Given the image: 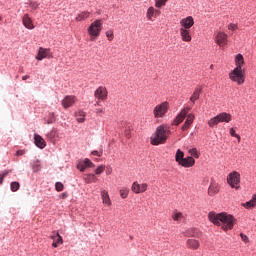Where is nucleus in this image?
<instances>
[{"label": "nucleus", "instance_id": "obj_52", "mask_svg": "<svg viewBox=\"0 0 256 256\" xmlns=\"http://www.w3.org/2000/svg\"><path fill=\"white\" fill-rule=\"evenodd\" d=\"M125 137H127V139H129L131 137V129L127 128L124 132Z\"/></svg>", "mask_w": 256, "mask_h": 256}, {"label": "nucleus", "instance_id": "obj_12", "mask_svg": "<svg viewBox=\"0 0 256 256\" xmlns=\"http://www.w3.org/2000/svg\"><path fill=\"white\" fill-rule=\"evenodd\" d=\"M215 41H216L217 45H219V47L223 48V47H225V45H227L229 40H228V36L225 32H218L216 34Z\"/></svg>", "mask_w": 256, "mask_h": 256}, {"label": "nucleus", "instance_id": "obj_41", "mask_svg": "<svg viewBox=\"0 0 256 256\" xmlns=\"http://www.w3.org/2000/svg\"><path fill=\"white\" fill-rule=\"evenodd\" d=\"M193 121H195V115L189 114L187 116L185 123H188V125H193Z\"/></svg>", "mask_w": 256, "mask_h": 256}, {"label": "nucleus", "instance_id": "obj_58", "mask_svg": "<svg viewBox=\"0 0 256 256\" xmlns=\"http://www.w3.org/2000/svg\"><path fill=\"white\" fill-rule=\"evenodd\" d=\"M210 69H213V65L210 66Z\"/></svg>", "mask_w": 256, "mask_h": 256}, {"label": "nucleus", "instance_id": "obj_19", "mask_svg": "<svg viewBox=\"0 0 256 256\" xmlns=\"http://www.w3.org/2000/svg\"><path fill=\"white\" fill-rule=\"evenodd\" d=\"M186 246L188 249H193V251H197V249L201 247V244L196 239H188L186 241Z\"/></svg>", "mask_w": 256, "mask_h": 256}, {"label": "nucleus", "instance_id": "obj_40", "mask_svg": "<svg viewBox=\"0 0 256 256\" xmlns=\"http://www.w3.org/2000/svg\"><path fill=\"white\" fill-rule=\"evenodd\" d=\"M230 135L231 137H236V139L238 140V143H241V136H239V134L235 132V129L233 128L230 129Z\"/></svg>", "mask_w": 256, "mask_h": 256}, {"label": "nucleus", "instance_id": "obj_24", "mask_svg": "<svg viewBox=\"0 0 256 256\" xmlns=\"http://www.w3.org/2000/svg\"><path fill=\"white\" fill-rule=\"evenodd\" d=\"M235 63H236V69H243V65H245V60L243 58V55L241 54L236 55Z\"/></svg>", "mask_w": 256, "mask_h": 256}, {"label": "nucleus", "instance_id": "obj_14", "mask_svg": "<svg viewBox=\"0 0 256 256\" xmlns=\"http://www.w3.org/2000/svg\"><path fill=\"white\" fill-rule=\"evenodd\" d=\"M147 187V183L139 184V182H134L131 190L133 193H136V195H139V193H145V191H147Z\"/></svg>", "mask_w": 256, "mask_h": 256}, {"label": "nucleus", "instance_id": "obj_44", "mask_svg": "<svg viewBox=\"0 0 256 256\" xmlns=\"http://www.w3.org/2000/svg\"><path fill=\"white\" fill-rule=\"evenodd\" d=\"M105 171V165H100L96 170L95 173L96 175H101Z\"/></svg>", "mask_w": 256, "mask_h": 256}, {"label": "nucleus", "instance_id": "obj_9", "mask_svg": "<svg viewBox=\"0 0 256 256\" xmlns=\"http://www.w3.org/2000/svg\"><path fill=\"white\" fill-rule=\"evenodd\" d=\"M107 95H109V92L104 86L98 87L94 92L95 99H99L100 101H106Z\"/></svg>", "mask_w": 256, "mask_h": 256}, {"label": "nucleus", "instance_id": "obj_42", "mask_svg": "<svg viewBox=\"0 0 256 256\" xmlns=\"http://www.w3.org/2000/svg\"><path fill=\"white\" fill-rule=\"evenodd\" d=\"M55 189H56V191L61 192V191H63V189H65V186L61 182H56Z\"/></svg>", "mask_w": 256, "mask_h": 256}, {"label": "nucleus", "instance_id": "obj_53", "mask_svg": "<svg viewBox=\"0 0 256 256\" xmlns=\"http://www.w3.org/2000/svg\"><path fill=\"white\" fill-rule=\"evenodd\" d=\"M17 157L21 156V155H25V151L24 150H19L16 152Z\"/></svg>", "mask_w": 256, "mask_h": 256}, {"label": "nucleus", "instance_id": "obj_35", "mask_svg": "<svg viewBox=\"0 0 256 256\" xmlns=\"http://www.w3.org/2000/svg\"><path fill=\"white\" fill-rule=\"evenodd\" d=\"M208 125H209V127H215V125H219V118L217 116L211 118L208 121Z\"/></svg>", "mask_w": 256, "mask_h": 256}, {"label": "nucleus", "instance_id": "obj_3", "mask_svg": "<svg viewBox=\"0 0 256 256\" xmlns=\"http://www.w3.org/2000/svg\"><path fill=\"white\" fill-rule=\"evenodd\" d=\"M103 29V20L97 19L90 24L88 27V35L90 36V41H95Z\"/></svg>", "mask_w": 256, "mask_h": 256}, {"label": "nucleus", "instance_id": "obj_21", "mask_svg": "<svg viewBox=\"0 0 256 256\" xmlns=\"http://www.w3.org/2000/svg\"><path fill=\"white\" fill-rule=\"evenodd\" d=\"M101 197H102V203L104 205H107L108 207H111V198L109 197V192H107V190L101 191Z\"/></svg>", "mask_w": 256, "mask_h": 256}, {"label": "nucleus", "instance_id": "obj_57", "mask_svg": "<svg viewBox=\"0 0 256 256\" xmlns=\"http://www.w3.org/2000/svg\"><path fill=\"white\" fill-rule=\"evenodd\" d=\"M85 161H90L89 158H86Z\"/></svg>", "mask_w": 256, "mask_h": 256}, {"label": "nucleus", "instance_id": "obj_30", "mask_svg": "<svg viewBox=\"0 0 256 256\" xmlns=\"http://www.w3.org/2000/svg\"><path fill=\"white\" fill-rule=\"evenodd\" d=\"M178 165H180V167L189 168L195 165V161H178Z\"/></svg>", "mask_w": 256, "mask_h": 256}, {"label": "nucleus", "instance_id": "obj_1", "mask_svg": "<svg viewBox=\"0 0 256 256\" xmlns=\"http://www.w3.org/2000/svg\"><path fill=\"white\" fill-rule=\"evenodd\" d=\"M208 219L213 225L221 227L223 231H231L235 225V217L233 215L227 214L225 212L216 213L214 211L209 212Z\"/></svg>", "mask_w": 256, "mask_h": 256}, {"label": "nucleus", "instance_id": "obj_50", "mask_svg": "<svg viewBox=\"0 0 256 256\" xmlns=\"http://www.w3.org/2000/svg\"><path fill=\"white\" fill-rule=\"evenodd\" d=\"M96 115H105V110L103 108L96 109Z\"/></svg>", "mask_w": 256, "mask_h": 256}, {"label": "nucleus", "instance_id": "obj_4", "mask_svg": "<svg viewBox=\"0 0 256 256\" xmlns=\"http://www.w3.org/2000/svg\"><path fill=\"white\" fill-rule=\"evenodd\" d=\"M227 183L232 189L239 191V189L241 188V174H239V172L237 171L231 172L227 176Z\"/></svg>", "mask_w": 256, "mask_h": 256}, {"label": "nucleus", "instance_id": "obj_48", "mask_svg": "<svg viewBox=\"0 0 256 256\" xmlns=\"http://www.w3.org/2000/svg\"><path fill=\"white\" fill-rule=\"evenodd\" d=\"M30 7L35 11V10L39 9V3L31 2Z\"/></svg>", "mask_w": 256, "mask_h": 256}, {"label": "nucleus", "instance_id": "obj_8", "mask_svg": "<svg viewBox=\"0 0 256 256\" xmlns=\"http://www.w3.org/2000/svg\"><path fill=\"white\" fill-rule=\"evenodd\" d=\"M51 49L40 47L36 56L37 61H43V59H51Z\"/></svg>", "mask_w": 256, "mask_h": 256}, {"label": "nucleus", "instance_id": "obj_37", "mask_svg": "<svg viewBox=\"0 0 256 256\" xmlns=\"http://www.w3.org/2000/svg\"><path fill=\"white\" fill-rule=\"evenodd\" d=\"M19 187H21V184H19V182H11L10 184V189L13 193L19 191Z\"/></svg>", "mask_w": 256, "mask_h": 256}, {"label": "nucleus", "instance_id": "obj_13", "mask_svg": "<svg viewBox=\"0 0 256 256\" xmlns=\"http://www.w3.org/2000/svg\"><path fill=\"white\" fill-rule=\"evenodd\" d=\"M189 111H191V107H186L182 109L181 112L174 119V124L181 125V123H183V121L185 120V117H187V113H189Z\"/></svg>", "mask_w": 256, "mask_h": 256}, {"label": "nucleus", "instance_id": "obj_15", "mask_svg": "<svg viewBox=\"0 0 256 256\" xmlns=\"http://www.w3.org/2000/svg\"><path fill=\"white\" fill-rule=\"evenodd\" d=\"M159 15H161V11L158 9H155L153 6L147 9L146 17L148 21H153V18L159 17Z\"/></svg>", "mask_w": 256, "mask_h": 256}, {"label": "nucleus", "instance_id": "obj_61", "mask_svg": "<svg viewBox=\"0 0 256 256\" xmlns=\"http://www.w3.org/2000/svg\"><path fill=\"white\" fill-rule=\"evenodd\" d=\"M1 19H2V18H1V16H0V21H1Z\"/></svg>", "mask_w": 256, "mask_h": 256}, {"label": "nucleus", "instance_id": "obj_11", "mask_svg": "<svg viewBox=\"0 0 256 256\" xmlns=\"http://www.w3.org/2000/svg\"><path fill=\"white\" fill-rule=\"evenodd\" d=\"M74 103H77V97L73 95H67L61 101V105L65 109H69V107H73Z\"/></svg>", "mask_w": 256, "mask_h": 256}, {"label": "nucleus", "instance_id": "obj_38", "mask_svg": "<svg viewBox=\"0 0 256 256\" xmlns=\"http://www.w3.org/2000/svg\"><path fill=\"white\" fill-rule=\"evenodd\" d=\"M182 217H183V213H181V212H174L172 214L173 221H181Z\"/></svg>", "mask_w": 256, "mask_h": 256}, {"label": "nucleus", "instance_id": "obj_31", "mask_svg": "<svg viewBox=\"0 0 256 256\" xmlns=\"http://www.w3.org/2000/svg\"><path fill=\"white\" fill-rule=\"evenodd\" d=\"M56 137H59V134H57V129H52L48 134H47V138L50 141H53V139H55Z\"/></svg>", "mask_w": 256, "mask_h": 256}, {"label": "nucleus", "instance_id": "obj_32", "mask_svg": "<svg viewBox=\"0 0 256 256\" xmlns=\"http://www.w3.org/2000/svg\"><path fill=\"white\" fill-rule=\"evenodd\" d=\"M185 237H197V229L190 228L185 232Z\"/></svg>", "mask_w": 256, "mask_h": 256}, {"label": "nucleus", "instance_id": "obj_51", "mask_svg": "<svg viewBox=\"0 0 256 256\" xmlns=\"http://www.w3.org/2000/svg\"><path fill=\"white\" fill-rule=\"evenodd\" d=\"M191 127V124H188L187 122H185L182 125V131H187V129H189Z\"/></svg>", "mask_w": 256, "mask_h": 256}, {"label": "nucleus", "instance_id": "obj_49", "mask_svg": "<svg viewBox=\"0 0 256 256\" xmlns=\"http://www.w3.org/2000/svg\"><path fill=\"white\" fill-rule=\"evenodd\" d=\"M240 236L242 241H244V243H249V237H247V235L241 233Z\"/></svg>", "mask_w": 256, "mask_h": 256}, {"label": "nucleus", "instance_id": "obj_25", "mask_svg": "<svg viewBox=\"0 0 256 256\" xmlns=\"http://www.w3.org/2000/svg\"><path fill=\"white\" fill-rule=\"evenodd\" d=\"M50 238L54 241V243H58L59 245H63V237L59 234V232H52Z\"/></svg>", "mask_w": 256, "mask_h": 256}, {"label": "nucleus", "instance_id": "obj_23", "mask_svg": "<svg viewBox=\"0 0 256 256\" xmlns=\"http://www.w3.org/2000/svg\"><path fill=\"white\" fill-rule=\"evenodd\" d=\"M219 193V184L217 183H211L208 188V194L210 196L217 195Z\"/></svg>", "mask_w": 256, "mask_h": 256}, {"label": "nucleus", "instance_id": "obj_56", "mask_svg": "<svg viewBox=\"0 0 256 256\" xmlns=\"http://www.w3.org/2000/svg\"><path fill=\"white\" fill-rule=\"evenodd\" d=\"M23 81H27V79H29V75H25L22 77Z\"/></svg>", "mask_w": 256, "mask_h": 256}, {"label": "nucleus", "instance_id": "obj_60", "mask_svg": "<svg viewBox=\"0 0 256 256\" xmlns=\"http://www.w3.org/2000/svg\"><path fill=\"white\" fill-rule=\"evenodd\" d=\"M63 197H66V195H65V194H63Z\"/></svg>", "mask_w": 256, "mask_h": 256}, {"label": "nucleus", "instance_id": "obj_2", "mask_svg": "<svg viewBox=\"0 0 256 256\" xmlns=\"http://www.w3.org/2000/svg\"><path fill=\"white\" fill-rule=\"evenodd\" d=\"M169 127L161 125L156 128V132L151 137V144L152 145H162L167 141L169 137Z\"/></svg>", "mask_w": 256, "mask_h": 256}, {"label": "nucleus", "instance_id": "obj_28", "mask_svg": "<svg viewBox=\"0 0 256 256\" xmlns=\"http://www.w3.org/2000/svg\"><path fill=\"white\" fill-rule=\"evenodd\" d=\"M85 116L86 114L83 110H79L75 113L78 123H85Z\"/></svg>", "mask_w": 256, "mask_h": 256}, {"label": "nucleus", "instance_id": "obj_18", "mask_svg": "<svg viewBox=\"0 0 256 256\" xmlns=\"http://www.w3.org/2000/svg\"><path fill=\"white\" fill-rule=\"evenodd\" d=\"M180 37L182 41L185 43H191L192 37H191V31L185 30L180 28Z\"/></svg>", "mask_w": 256, "mask_h": 256}, {"label": "nucleus", "instance_id": "obj_43", "mask_svg": "<svg viewBox=\"0 0 256 256\" xmlns=\"http://www.w3.org/2000/svg\"><path fill=\"white\" fill-rule=\"evenodd\" d=\"M106 37L108 41H113V37H114L113 30L106 31Z\"/></svg>", "mask_w": 256, "mask_h": 256}, {"label": "nucleus", "instance_id": "obj_6", "mask_svg": "<svg viewBox=\"0 0 256 256\" xmlns=\"http://www.w3.org/2000/svg\"><path fill=\"white\" fill-rule=\"evenodd\" d=\"M229 78L237 85H243L245 83V74L243 69L235 68L232 72L229 73Z\"/></svg>", "mask_w": 256, "mask_h": 256}, {"label": "nucleus", "instance_id": "obj_5", "mask_svg": "<svg viewBox=\"0 0 256 256\" xmlns=\"http://www.w3.org/2000/svg\"><path fill=\"white\" fill-rule=\"evenodd\" d=\"M189 153L191 155V157L187 158H183L185 157V154L183 153V151H181V149H178L175 155V159L176 161H195V159H199V151H197V148H192L189 150ZM194 157V159H193Z\"/></svg>", "mask_w": 256, "mask_h": 256}, {"label": "nucleus", "instance_id": "obj_29", "mask_svg": "<svg viewBox=\"0 0 256 256\" xmlns=\"http://www.w3.org/2000/svg\"><path fill=\"white\" fill-rule=\"evenodd\" d=\"M91 15V13L84 11L81 12L80 14L77 15V17L75 18L76 21H85V19H89V16Z\"/></svg>", "mask_w": 256, "mask_h": 256}, {"label": "nucleus", "instance_id": "obj_39", "mask_svg": "<svg viewBox=\"0 0 256 256\" xmlns=\"http://www.w3.org/2000/svg\"><path fill=\"white\" fill-rule=\"evenodd\" d=\"M165 3H167V0H155V7H157V9H161Z\"/></svg>", "mask_w": 256, "mask_h": 256}, {"label": "nucleus", "instance_id": "obj_47", "mask_svg": "<svg viewBox=\"0 0 256 256\" xmlns=\"http://www.w3.org/2000/svg\"><path fill=\"white\" fill-rule=\"evenodd\" d=\"M91 155H94L96 157H101L103 155V151L94 150L91 152Z\"/></svg>", "mask_w": 256, "mask_h": 256}, {"label": "nucleus", "instance_id": "obj_45", "mask_svg": "<svg viewBox=\"0 0 256 256\" xmlns=\"http://www.w3.org/2000/svg\"><path fill=\"white\" fill-rule=\"evenodd\" d=\"M32 169L34 171V173H37V171L41 170V165H39V162H36L33 164Z\"/></svg>", "mask_w": 256, "mask_h": 256}, {"label": "nucleus", "instance_id": "obj_27", "mask_svg": "<svg viewBox=\"0 0 256 256\" xmlns=\"http://www.w3.org/2000/svg\"><path fill=\"white\" fill-rule=\"evenodd\" d=\"M201 91H203L201 88H196L190 97L191 103H195V101L199 100V97L201 96Z\"/></svg>", "mask_w": 256, "mask_h": 256}, {"label": "nucleus", "instance_id": "obj_46", "mask_svg": "<svg viewBox=\"0 0 256 256\" xmlns=\"http://www.w3.org/2000/svg\"><path fill=\"white\" fill-rule=\"evenodd\" d=\"M228 29H229L230 31H236V29H238V26H237V24L230 23V24L228 25Z\"/></svg>", "mask_w": 256, "mask_h": 256}, {"label": "nucleus", "instance_id": "obj_59", "mask_svg": "<svg viewBox=\"0 0 256 256\" xmlns=\"http://www.w3.org/2000/svg\"><path fill=\"white\" fill-rule=\"evenodd\" d=\"M97 105H99V102H97V103L95 104V106H97Z\"/></svg>", "mask_w": 256, "mask_h": 256}, {"label": "nucleus", "instance_id": "obj_7", "mask_svg": "<svg viewBox=\"0 0 256 256\" xmlns=\"http://www.w3.org/2000/svg\"><path fill=\"white\" fill-rule=\"evenodd\" d=\"M169 111V103L163 102L157 106H155L153 110V115L155 119H159L161 117H165V114Z\"/></svg>", "mask_w": 256, "mask_h": 256}, {"label": "nucleus", "instance_id": "obj_55", "mask_svg": "<svg viewBox=\"0 0 256 256\" xmlns=\"http://www.w3.org/2000/svg\"><path fill=\"white\" fill-rule=\"evenodd\" d=\"M52 247H54V248L59 247V243H57V242H53V243H52Z\"/></svg>", "mask_w": 256, "mask_h": 256}, {"label": "nucleus", "instance_id": "obj_16", "mask_svg": "<svg viewBox=\"0 0 256 256\" xmlns=\"http://www.w3.org/2000/svg\"><path fill=\"white\" fill-rule=\"evenodd\" d=\"M22 23L26 29H35V25L33 24V20L31 19V17H29V14H24V16L22 17Z\"/></svg>", "mask_w": 256, "mask_h": 256}, {"label": "nucleus", "instance_id": "obj_17", "mask_svg": "<svg viewBox=\"0 0 256 256\" xmlns=\"http://www.w3.org/2000/svg\"><path fill=\"white\" fill-rule=\"evenodd\" d=\"M34 143L39 147V149H45V147H47V142H45V139H43L39 134L34 135Z\"/></svg>", "mask_w": 256, "mask_h": 256}, {"label": "nucleus", "instance_id": "obj_33", "mask_svg": "<svg viewBox=\"0 0 256 256\" xmlns=\"http://www.w3.org/2000/svg\"><path fill=\"white\" fill-rule=\"evenodd\" d=\"M120 197L122 199H127V197H129V188L124 187V188L120 189Z\"/></svg>", "mask_w": 256, "mask_h": 256}, {"label": "nucleus", "instance_id": "obj_54", "mask_svg": "<svg viewBox=\"0 0 256 256\" xmlns=\"http://www.w3.org/2000/svg\"><path fill=\"white\" fill-rule=\"evenodd\" d=\"M51 123H55V119H50V120L47 121L48 125H51Z\"/></svg>", "mask_w": 256, "mask_h": 256}, {"label": "nucleus", "instance_id": "obj_10", "mask_svg": "<svg viewBox=\"0 0 256 256\" xmlns=\"http://www.w3.org/2000/svg\"><path fill=\"white\" fill-rule=\"evenodd\" d=\"M195 25V20L193 16H188L180 20V29L188 30Z\"/></svg>", "mask_w": 256, "mask_h": 256}, {"label": "nucleus", "instance_id": "obj_26", "mask_svg": "<svg viewBox=\"0 0 256 256\" xmlns=\"http://www.w3.org/2000/svg\"><path fill=\"white\" fill-rule=\"evenodd\" d=\"M245 209H253L256 207V194L252 196V199L244 204H242Z\"/></svg>", "mask_w": 256, "mask_h": 256}, {"label": "nucleus", "instance_id": "obj_22", "mask_svg": "<svg viewBox=\"0 0 256 256\" xmlns=\"http://www.w3.org/2000/svg\"><path fill=\"white\" fill-rule=\"evenodd\" d=\"M89 167H93V162H91V161H80L77 164V169H79V171H85V169H89Z\"/></svg>", "mask_w": 256, "mask_h": 256}, {"label": "nucleus", "instance_id": "obj_20", "mask_svg": "<svg viewBox=\"0 0 256 256\" xmlns=\"http://www.w3.org/2000/svg\"><path fill=\"white\" fill-rule=\"evenodd\" d=\"M216 117H218L219 123H229L231 121V114L227 112H222L218 114Z\"/></svg>", "mask_w": 256, "mask_h": 256}, {"label": "nucleus", "instance_id": "obj_36", "mask_svg": "<svg viewBox=\"0 0 256 256\" xmlns=\"http://www.w3.org/2000/svg\"><path fill=\"white\" fill-rule=\"evenodd\" d=\"M11 173V170H4L0 172V185H3V180Z\"/></svg>", "mask_w": 256, "mask_h": 256}, {"label": "nucleus", "instance_id": "obj_34", "mask_svg": "<svg viewBox=\"0 0 256 256\" xmlns=\"http://www.w3.org/2000/svg\"><path fill=\"white\" fill-rule=\"evenodd\" d=\"M86 183H96L97 177H95V174H89L87 177H85Z\"/></svg>", "mask_w": 256, "mask_h": 256}]
</instances>
